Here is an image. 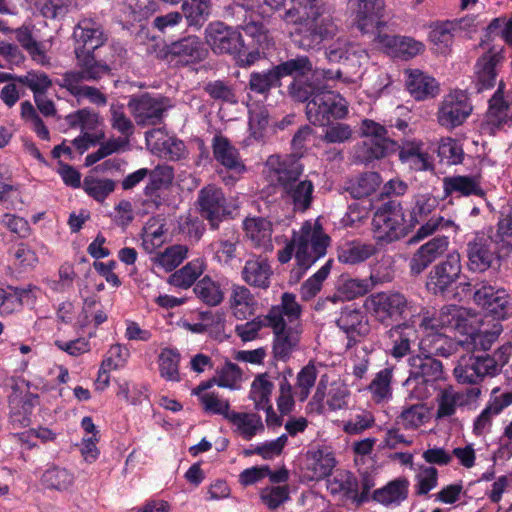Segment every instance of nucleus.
Wrapping results in <instances>:
<instances>
[{
    "instance_id": "6e6552de",
    "label": "nucleus",
    "mask_w": 512,
    "mask_h": 512,
    "mask_svg": "<svg viewBox=\"0 0 512 512\" xmlns=\"http://www.w3.org/2000/svg\"><path fill=\"white\" fill-rule=\"evenodd\" d=\"M366 305L375 320L388 327L403 318L408 301L398 292H379L371 294L366 300Z\"/></svg>"
},
{
    "instance_id": "412c9836",
    "label": "nucleus",
    "mask_w": 512,
    "mask_h": 512,
    "mask_svg": "<svg viewBox=\"0 0 512 512\" xmlns=\"http://www.w3.org/2000/svg\"><path fill=\"white\" fill-rule=\"evenodd\" d=\"M450 241L445 235H437L422 244L409 260L410 273L418 276L448 250Z\"/></svg>"
},
{
    "instance_id": "473e14b6",
    "label": "nucleus",
    "mask_w": 512,
    "mask_h": 512,
    "mask_svg": "<svg viewBox=\"0 0 512 512\" xmlns=\"http://www.w3.org/2000/svg\"><path fill=\"white\" fill-rule=\"evenodd\" d=\"M406 88L416 101L432 99L439 93L436 79L417 69L407 71Z\"/></svg>"
},
{
    "instance_id": "0e129e2a",
    "label": "nucleus",
    "mask_w": 512,
    "mask_h": 512,
    "mask_svg": "<svg viewBox=\"0 0 512 512\" xmlns=\"http://www.w3.org/2000/svg\"><path fill=\"white\" fill-rule=\"evenodd\" d=\"M17 82L29 88L33 92L34 98L46 94L53 84L46 73L35 70L28 71L25 75L18 76Z\"/></svg>"
},
{
    "instance_id": "2f4dec72",
    "label": "nucleus",
    "mask_w": 512,
    "mask_h": 512,
    "mask_svg": "<svg viewBox=\"0 0 512 512\" xmlns=\"http://www.w3.org/2000/svg\"><path fill=\"white\" fill-rule=\"evenodd\" d=\"M241 275L249 286L267 290L271 285L273 270L268 259L259 256L245 262Z\"/></svg>"
},
{
    "instance_id": "ddd939ff",
    "label": "nucleus",
    "mask_w": 512,
    "mask_h": 512,
    "mask_svg": "<svg viewBox=\"0 0 512 512\" xmlns=\"http://www.w3.org/2000/svg\"><path fill=\"white\" fill-rule=\"evenodd\" d=\"M499 243L495 238L477 233L466 244L468 267L472 272H485L494 264H498Z\"/></svg>"
},
{
    "instance_id": "f03ea898",
    "label": "nucleus",
    "mask_w": 512,
    "mask_h": 512,
    "mask_svg": "<svg viewBox=\"0 0 512 512\" xmlns=\"http://www.w3.org/2000/svg\"><path fill=\"white\" fill-rule=\"evenodd\" d=\"M439 205L438 199L431 193H417L412 196L406 207V218L412 231L417 225L420 227L410 238L409 243L419 242L438 230L454 226V222L441 215H432Z\"/></svg>"
},
{
    "instance_id": "e2e57ef3",
    "label": "nucleus",
    "mask_w": 512,
    "mask_h": 512,
    "mask_svg": "<svg viewBox=\"0 0 512 512\" xmlns=\"http://www.w3.org/2000/svg\"><path fill=\"white\" fill-rule=\"evenodd\" d=\"M337 292L348 300L364 296L371 289V284L366 279H353L342 275L337 282Z\"/></svg>"
},
{
    "instance_id": "052dcab7",
    "label": "nucleus",
    "mask_w": 512,
    "mask_h": 512,
    "mask_svg": "<svg viewBox=\"0 0 512 512\" xmlns=\"http://www.w3.org/2000/svg\"><path fill=\"white\" fill-rule=\"evenodd\" d=\"M41 482L47 489L64 491L72 486L74 476L65 468L52 467L43 473Z\"/></svg>"
},
{
    "instance_id": "e433bc0d",
    "label": "nucleus",
    "mask_w": 512,
    "mask_h": 512,
    "mask_svg": "<svg viewBox=\"0 0 512 512\" xmlns=\"http://www.w3.org/2000/svg\"><path fill=\"white\" fill-rule=\"evenodd\" d=\"M409 480L399 477L372 493V500L384 506H398L408 497Z\"/></svg>"
},
{
    "instance_id": "bf43d9fd",
    "label": "nucleus",
    "mask_w": 512,
    "mask_h": 512,
    "mask_svg": "<svg viewBox=\"0 0 512 512\" xmlns=\"http://www.w3.org/2000/svg\"><path fill=\"white\" fill-rule=\"evenodd\" d=\"M428 420V412L424 405L415 404L404 409L396 418L395 425L405 430H415Z\"/></svg>"
},
{
    "instance_id": "680f3d73",
    "label": "nucleus",
    "mask_w": 512,
    "mask_h": 512,
    "mask_svg": "<svg viewBox=\"0 0 512 512\" xmlns=\"http://www.w3.org/2000/svg\"><path fill=\"white\" fill-rule=\"evenodd\" d=\"M15 37L18 43L24 48L31 58L39 64L47 63V56L41 43L37 42L28 27L22 26L15 30Z\"/></svg>"
},
{
    "instance_id": "cd10ccee",
    "label": "nucleus",
    "mask_w": 512,
    "mask_h": 512,
    "mask_svg": "<svg viewBox=\"0 0 512 512\" xmlns=\"http://www.w3.org/2000/svg\"><path fill=\"white\" fill-rule=\"evenodd\" d=\"M461 309L455 305L443 307L436 315L429 310H422L418 315V327H428L442 331L447 328L459 329L463 321Z\"/></svg>"
},
{
    "instance_id": "bb28decb",
    "label": "nucleus",
    "mask_w": 512,
    "mask_h": 512,
    "mask_svg": "<svg viewBox=\"0 0 512 512\" xmlns=\"http://www.w3.org/2000/svg\"><path fill=\"white\" fill-rule=\"evenodd\" d=\"M74 52L97 51L107 41L102 26L91 18L80 20L73 30Z\"/></svg>"
},
{
    "instance_id": "c85d7f7f",
    "label": "nucleus",
    "mask_w": 512,
    "mask_h": 512,
    "mask_svg": "<svg viewBox=\"0 0 512 512\" xmlns=\"http://www.w3.org/2000/svg\"><path fill=\"white\" fill-rule=\"evenodd\" d=\"M506 84L501 80L488 101L487 117L497 127L512 124V93L505 94Z\"/></svg>"
},
{
    "instance_id": "5701e85b",
    "label": "nucleus",
    "mask_w": 512,
    "mask_h": 512,
    "mask_svg": "<svg viewBox=\"0 0 512 512\" xmlns=\"http://www.w3.org/2000/svg\"><path fill=\"white\" fill-rule=\"evenodd\" d=\"M336 325L347 334L348 346L355 345L360 338L366 337L370 332V325L366 314L354 304L341 309Z\"/></svg>"
},
{
    "instance_id": "9d476101",
    "label": "nucleus",
    "mask_w": 512,
    "mask_h": 512,
    "mask_svg": "<svg viewBox=\"0 0 512 512\" xmlns=\"http://www.w3.org/2000/svg\"><path fill=\"white\" fill-rule=\"evenodd\" d=\"M128 107L138 125L156 126L163 123L170 104L167 97L146 92L132 97Z\"/></svg>"
},
{
    "instance_id": "39448f33",
    "label": "nucleus",
    "mask_w": 512,
    "mask_h": 512,
    "mask_svg": "<svg viewBox=\"0 0 512 512\" xmlns=\"http://www.w3.org/2000/svg\"><path fill=\"white\" fill-rule=\"evenodd\" d=\"M305 114L312 125L324 127L348 115V102L340 93L328 89L325 85L308 101Z\"/></svg>"
},
{
    "instance_id": "f704fd0d",
    "label": "nucleus",
    "mask_w": 512,
    "mask_h": 512,
    "mask_svg": "<svg viewBox=\"0 0 512 512\" xmlns=\"http://www.w3.org/2000/svg\"><path fill=\"white\" fill-rule=\"evenodd\" d=\"M281 191L282 198L289 201L297 212H305L312 205L314 184L308 178L300 179Z\"/></svg>"
},
{
    "instance_id": "7c9ffc66",
    "label": "nucleus",
    "mask_w": 512,
    "mask_h": 512,
    "mask_svg": "<svg viewBox=\"0 0 512 512\" xmlns=\"http://www.w3.org/2000/svg\"><path fill=\"white\" fill-rule=\"evenodd\" d=\"M498 390L494 389L491 393L490 400L482 412L474 421L473 432L480 436L489 432L494 416L499 415L506 407L512 404V391L497 394Z\"/></svg>"
},
{
    "instance_id": "09e8293b",
    "label": "nucleus",
    "mask_w": 512,
    "mask_h": 512,
    "mask_svg": "<svg viewBox=\"0 0 512 512\" xmlns=\"http://www.w3.org/2000/svg\"><path fill=\"white\" fill-rule=\"evenodd\" d=\"M274 383L269 379L268 373L258 374L252 381L250 388V399L256 410L260 411L271 405V395Z\"/></svg>"
},
{
    "instance_id": "774afa93",
    "label": "nucleus",
    "mask_w": 512,
    "mask_h": 512,
    "mask_svg": "<svg viewBox=\"0 0 512 512\" xmlns=\"http://www.w3.org/2000/svg\"><path fill=\"white\" fill-rule=\"evenodd\" d=\"M204 91L215 101H221L229 104L238 102L234 88L223 80H214L208 82Z\"/></svg>"
},
{
    "instance_id": "864d4df0",
    "label": "nucleus",
    "mask_w": 512,
    "mask_h": 512,
    "mask_svg": "<svg viewBox=\"0 0 512 512\" xmlns=\"http://www.w3.org/2000/svg\"><path fill=\"white\" fill-rule=\"evenodd\" d=\"M181 355L175 348H164L159 355V373L167 381L180 382Z\"/></svg>"
},
{
    "instance_id": "dca6fc26",
    "label": "nucleus",
    "mask_w": 512,
    "mask_h": 512,
    "mask_svg": "<svg viewBox=\"0 0 512 512\" xmlns=\"http://www.w3.org/2000/svg\"><path fill=\"white\" fill-rule=\"evenodd\" d=\"M214 159L231 174L224 178L226 185L235 183L247 171L239 150L224 135L218 133L211 143Z\"/></svg>"
},
{
    "instance_id": "72a5a7b5",
    "label": "nucleus",
    "mask_w": 512,
    "mask_h": 512,
    "mask_svg": "<svg viewBox=\"0 0 512 512\" xmlns=\"http://www.w3.org/2000/svg\"><path fill=\"white\" fill-rule=\"evenodd\" d=\"M227 280L213 279L209 275L202 277L194 285L193 291L196 297L209 307L220 305L225 296Z\"/></svg>"
},
{
    "instance_id": "f8f14e48",
    "label": "nucleus",
    "mask_w": 512,
    "mask_h": 512,
    "mask_svg": "<svg viewBox=\"0 0 512 512\" xmlns=\"http://www.w3.org/2000/svg\"><path fill=\"white\" fill-rule=\"evenodd\" d=\"M505 47L492 45L476 61L473 85L477 93L490 90L496 85L499 69L505 62Z\"/></svg>"
},
{
    "instance_id": "8fccbe9b",
    "label": "nucleus",
    "mask_w": 512,
    "mask_h": 512,
    "mask_svg": "<svg viewBox=\"0 0 512 512\" xmlns=\"http://www.w3.org/2000/svg\"><path fill=\"white\" fill-rule=\"evenodd\" d=\"M188 249L183 245H172L167 247L163 252L156 253L151 258L154 266L163 268L166 272L173 271L187 257Z\"/></svg>"
},
{
    "instance_id": "603ef678",
    "label": "nucleus",
    "mask_w": 512,
    "mask_h": 512,
    "mask_svg": "<svg viewBox=\"0 0 512 512\" xmlns=\"http://www.w3.org/2000/svg\"><path fill=\"white\" fill-rule=\"evenodd\" d=\"M202 272V263L198 260L191 261L172 273L168 278V283L177 288L188 289L196 284L195 282Z\"/></svg>"
},
{
    "instance_id": "ea45409f",
    "label": "nucleus",
    "mask_w": 512,
    "mask_h": 512,
    "mask_svg": "<svg viewBox=\"0 0 512 512\" xmlns=\"http://www.w3.org/2000/svg\"><path fill=\"white\" fill-rule=\"evenodd\" d=\"M324 86L321 81L314 79L313 74H311L292 79L287 86V91L293 101L307 104Z\"/></svg>"
},
{
    "instance_id": "aec40b11",
    "label": "nucleus",
    "mask_w": 512,
    "mask_h": 512,
    "mask_svg": "<svg viewBox=\"0 0 512 512\" xmlns=\"http://www.w3.org/2000/svg\"><path fill=\"white\" fill-rule=\"evenodd\" d=\"M419 332L415 321H405L392 325L384 335L389 354L395 359H402L409 355L412 343L418 339L420 340Z\"/></svg>"
},
{
    "instance_id": "49530a36",
    "label": "nucleus",
    "mask_w": 512,
    "mask_h": 512,
    "mask_svg": "<svg viewBox=\"0 0 512 512\" xmlns=\"http://www.w3.org/2000/svg\"><path fill=\"white\" fill-rule=\"evenodd\" d=\"M273 334L272 353L274 359L283 362L288 361L300 342L298 332L294 331L292 328H288L285 331Z\"/></svg>"
},
{
    "instance_id": "a878e982",
    "label": "nucleus",
    "mask_w": 512,
    "mask_h": 512,
    "mask_svg": "<svg viewBox=\"0 0 512 512\" xmlns=\"http://www.w3.org/2000/svg\"><path fill=\"white\" fill-rule=\"evenodd\" d=\"M421 332L419 341V350L433 357L439 356L448 358L457 350L459 343L453 338L447 336L443 331L429 329L428 327H418Z\"/></svg>"
},
{
    "instance_id": "a211bd4d",
    "label": "nucleus",
    "mask_w": 512,
    "mask_h": 512,
    "mask_svg": "<svg viewBox=\"0 0 512 512\" xmlns=\"http://www.w3.org/2000/svg\"><path fill=\"white\" fill-rule=\"evenodd\" d=\"M473 299L482 307L485 316H491L496 320H504L512 314L510 295L505 289L495 288L482 283L475 292Z\"/></svg>"
},
{
    "instance_id": "37998d69",
    "label": "nucleus",
    "mask_w": 512,
    "mask_h": 512,
    "mask_svg": "<svg viewBox=\"0 0 512 512\" xmlns=\"http://www.w3.org/2000/svg\"><path fill=\"white\" fill-rule=\"evenodd\" d=\"M148 182L144 187L143 193L150 199L160 198V191L168 188L173 179V169L169 166L157 165L154 169H150V174L147 176Z\"/></svg>"
},
{
    "instance_id": "0eeeda50",
    "label": "nucleus",
    "mask_w": 512,
    "mask_h": 512,
    "mask_svg": "<svg viewBox=\"0 0 512 512\" xmlns=\"http://www.w3.org/2000/svg\"><path fill=\"white\" fill-rule=\"evenodd\" d=\"M462 272L461 256L457 251L448 253L430 270L426 286L434 295L451 293Z\"/></svg>"
},
{
    "instance_id": "de8ad7c7",
    "label": "nucleus",
    "mask_w": 512,
    "mask_h": 512,
    "mask_svg": "<svg viewBox=\"0 0 512 512\" xmlns=\"http://www.w3.org/2000/svg\"><path fill=\"white\" fill-rule=\"evenodd\" d=\"M275 68L279 74L280 80L282 81L285 77H292V79H295L305 75H311L313 72V63L308 56L297 55L294 58L281 61L275 65Z\"/></svg>"
},
{
    "instance_id": "7ed1b4c3",
    "label": "nucleus",
    "mask_w": 512,
    "mask_h": 512,
    "mask_svg": "<svg viewBox=\"0 0 512 512\" xmlns=\"http://www.w3.org/2000/svg\"><path fill=\"white\" fill-rule=\"evenodd\" d=\"M361 135L366 139L355 147V159L362 164H369L397 152L398 140L391 138L387 126L374 120L364 119L360 125Z\"/></svg>"
},
{
    "instance_id": "13d9d810",
    "label": "nucleus",
    "mask_w": 512,
    "mask_h": 512,
    "mask_svg": "<svg viewBox=\"0 0 512 512\" xmlns=\"http://www.w3.org/2000/svg\"><path fill=\"white\" fill-rule=\"evenodd\" d=\"M82 187L88 196L97 202H103L115 190L116 182L109 178L86 176Z\"/></svg>"
},
{
    "instance_id": "c03bdc74",
    "label": "nucleus",
    "mask_w": 512,
    "mask_h": 512,
    "mask_svg": "<svg viewBox=\"0 0 512 512\" xmlns=\"http://www.w3.org/2000/svg\"><path fill=\"white\" fill-rule=\"evenodd\" d=\"M182 17L189 27L201 28L211 14L210 0H182Z\"/></svg>"
},
{
    "instance_id": "4d7b16f0",
    "label": "nucleus",
    "mask_w": 512,
    "mask_h": 512,
    "mask_svg": "<svg viewBox=\"0 0 512 512\" xmlns=\"http://www.w3.org/2000/svg\"><path fill=\"white\" fill-rule=\"evenodd\" d=\"M393 377V369L386 367L376 373L374 379L368 386V390L372 395V399L376 403H381L392 397L391 382Z\"/></svg>"
},
{
    "instance_id": "2eb2a0df",
    "label": "nucleus",
    "mask_w": 512,
    "mask_h": 512,
    "mask_svg": "<svg viewBox=\"0 0 512 512\" xmlns=\"http://www.w3.org/2000/svg\"><path fill=\"white\" fill-rule=\"evenodd\" d=\"M495 367L489 354L468 353L459 358L453 372L459 383L478 384L486 376H495Z\"/></svg>"
},
{
    "instance_id": "a18cd8bd",
    "label": "nucleus",
    "mask_w": 512,
    "mask_h": 512,
    "mask_svg": "<svg viewBox=\"0 0 512 512\" xmlns=\"http://www.w3.org/2000/svg\"><path fill=\"white\" fill-rule=\"evenodd\" d=\"M83 81L77 75H72L70 80L56 81V84L61 88H65L71 95L77 98H87L98 106L105 105L107 102L106 96L95 87L83 85Z\"/></svg>"
},
{
    "instance_id": "6ab92c4d",
    "label": "nucleus",
    "mask_w": 512,
    "mask_h": 512,
    "mask_svg": "<svg viewBox=\"0 0 512 512\" xmlns=\"http://www.w3.org/2000/svg\"><path fill=\"white\" fill-rule=\"evenodd\" d=\"M266 164L270 178L281 189L299 181L304 173L301 155L297 153L285 156L272 155Z\"/></svg>"
},
{
    "instance_id": "f257e3e1",
    "label": "nucleus",
    "mask_w": 512,
    "mask_h": 512,
    "mask_svg": "<svg viewBox=\"0 0 512 512\" xmlns=\"http://www.w3.org/2000/svg\"><path fill=\"white\" fill-rule=\"evenodd\" d=\"M333 14V8L324 0H291V7L285 11L283 19L298 25L297 44L310 50L336 35L338 27Z\"/></svg>"
},
{
    "instance_id": "f3484780",
    "label": "nucleus",
    "mask_w": 512,
    "mask_h": 512,
    "mask_svg": "<svg viewBox=\"0 0 512 512\" xmlns=\"http://www.w3.org/2000/svg\"><path fill=\"white\" fill-rule=\"evenodd\" d=\"M472 105L467 94L461 90L446 95L437 111L440 126L454 129L462 125L472 112Z\"/></svg>"
},
{
    "instance_id": "338daca9",
    "label": "nucleus",
    "mask_w": 512,
    "mask_h": 512,
    "mask_svg": "<svg viewBox=\"0 0 512 512\" xmlns=\"http://www.w3.org/2000/svg\"><path fill=\"white\" fill-rule=\"evenodd\" d=\"M438 157L446 165L461 164L464 158L462 145L451 137L444 138L438 146Z\"/></svg>"
},
{
    "instance_id": "c9c22d12",
    "label": "nucleus",
    "mask_w": 512,
    "mask_h": 512,
    "mask_svg": "<svg viewBox=\"0 0 512 512\" xmlns=\"http://www.w3.org/2000/svg\"><path fill=\"white\" fill-rule=\"evenodd\" d=\"M378 39L382 46L403 60H409L424 50L421 42L406 36L379 34Z\"/></svg>"
},
{
    "instance_id": "3c124183",
    "label": "nucleus",
    "mask_w": 512,
    "mask_h": 512,
    "mask_svg": "<svg viewBox=\"0 0 512 512\" xmlns=\"http://www.w3.org/2000/svg\"><path fill=\"white\" fill-rule=\"evenodd\" d=\"M230 423L237 426L240 434L246 440H251L259 431L264 430V425L260 415L255 413L233 412Z\"/></svg>"
},
{
    "instance_id": "20e7f679",
    "label": "nucleus",
    "mask_w": 512,
    "mask_h": 512,
    "mask_svg": "<svg viewBox=\"0 0 512 512\" xmlns=\"http://www.w3.org/2000/svg\"><path fill=\"white\" fill-rule=\"evenodd\" d=\"M374 237L385 243H391L407 236L411 230L400 201L389 199L374 212L372 218Z\"/></svg>"
},
{
    "instance_id": "4c0bfd02",
    "label": "nucleus",
    "mask_w": 512,
    "mask_h": 512,
    "mask_svg": "<svg viewBox=\"0 0 512 512\" xmlns=\"http://www.w3.org/2000/svg\"><path fill=\"white\" fill-rule=\"evenodd\" d=\"M376 247L370 243L361 241H348L341 244L337 249L339 262L349 265L362 263L375 255Z\"/></svg>"
},
{
    "instance_id": "393cba45",
    "label": "nucleus",
    "mask_w": 512,
    "mask_h": 512,
    "mask_svg": "<svg viewBox=\"0 0 512 512\" xmlns=\"http://www.w3.org/2000/svg\"><path fill=\"white\" fill-rule=\"evenodd\" d=\"M349 3L355 13L356 26L361 32L370 33L384 25L383 0H349Z\"/></svg>"
},
{
    "instance_id": "58836bf2",
    "label": "nucleus",
    "mask_w": 512,
    "mask_h": 512,
    "mask_svg": "<svg viewBox=\"0 0 512 512\" xmlns=\"http://www.w3.org/2000/svg\"><path fill=\"white\" fill-rule=\"evenodd\" d=\"M381 183L382 177L378 172L368 171L346 182L344 190L352 198L362 199L372 195Z\"/></svg>"
},
{
    "instance_id": "4468645a",
    "label": "nucleus",
    "mask_w": 512,
    "mask_h": 512,
    "mask_svg": "<svg viewBox=\"0 0 512 512\" xmlns=\"http://www.w3.org/2000/svg\"><path fill=\"white\" fill-rule=\"evenodd\" d=\"M205 43L218 55L228 54L234 56L239 49L244 48L241 32L221 21H214L207 25L204 31Z\"/></svg>"
},
{
    "instance_id": "9b49d317",
    "label": "nucleus",
    "mask_w": 512,
    "mask_h": 512,
    "mask_svg": "<svg viewBox=\"0 0 512 512\" xmlns=\"http://www.w3.org/2000/svg\"><path fill=\"white\" fill-rule=\"evenodd\" d=\"M197 210L211 230H218L220 224L230 215L227 199L221 188L207 185L199 190L196 200Z\"/></svg>"
},
{
    "instance_id": "69168bd1",
    "label": "nucleus",
    "mask_w": 512,
    "mask_h": 512,
    "mask_svg": "<svg viewBox=\"0 0 512 512\" xmlns=\"http://www.w3.org/2000/svg\"><path fill=\"white\" fill-rule=\"evenodd\" d=\"M199 401L206 414L221 415L224 419L230 420L231 414L234 412L230 409L229 400L220 397L215 392L203 395Z\"/></svg>"
},
{
    "instance_id": "c756f323",
    "label": "nucleus",
    "mask_w": 512,
    "mask_h": 512,
    "mask_svg": "<svg viewBox=\"0 0 512 512\" xmlns=\"http://www.w3.org/2000/svg\"><path fill=\"white\" fill-rule=\"evenodd\" d=\"M471 195L485 197L486 193L475 176L454 175L443 178L442 200L452 197H469Z\"/></svg>"
},
{
    "instance_id": "423d86ee",
    "label": "nucleus",
    "mask_w": 512,
    "mask_h": 512,
    "mask_svg": "<svg viewBox=\"0 0 512 512\" xmlns=\"http://www.w3.org/2000/svg\"><path fill=\"white\" fill-rule=\"evenodd\" d=\"M329 236L320 229H312L310 224H305L301 232L297 233V245L295 260L297 273L303 275L319 258L326 254Z\"/></svg>"
},
{
    "instance_id": "4be33fe9",
    "label": "nucleus",
    "mask_w": 512,
    "mask_h": 512,
    "mask_svg": "<svg viewBox=\"0 0 512 512\" xmlns=\"http://www.w3.org/2000/svg\"><path fill=\"white\" fill-rule=\"evenodd\" d=\"M409 365V377L405 381L407 386H411L413 383L416 386L425 385L442 378V362L426 353L420 352V354L412 356L409 359Z\"/></svg>"
},
{
    "instance_id": "a19ab883",
    "label": "nucleus",
    "mask_w": 512,
    "mask_h": 512,
    "mask_svg": "<svg viewBox=\"0 0 512 512\" xmlns=\"http://www.w3.org/2000/svg\"><path fill=\"white\" fill-rule=\"evenodd\" d=\"M281 85L279 74L273 65L266 70L251 72L247 88L250 92L267 98L272 89L281 87Z\"/></svg>"
},
{
    "instance_id": "5fc2aeb1",
    "label": "nucleus",
    "mask_w": 512,
    "mask_h": 512,
    "mask_svg": "<svg viewBox=\"0 0 512 512\" xmlns=\"http://www.w3.org/2000/svg\"><path fill=\"white\" fill-rule=\"evenodd\" d=\"M458 36L450 20L438 21L431 26L430 41L440 53H446L452 46L454 38Z\"/></svg>"
},
{
    "instance_id": "79ce46f5",
    "label": "nucleus",
    "mask_w": 512,
    "mask_h": 512,
    "mask_svg": "<svg viewBox=\"0 0 512 512\" xmlns=\"http://www.w3.org/2000/svg\"><path fill=\"white\" fill-rule=\"evenodd\" d=\"M243 228L248 239L255 247L271 246L272 223L264 217L246 218Z\"/></svg>"
},
{
    "instance_id": "6e6d98bb",
    "label": "nucleus",
    "mask_w": 512,
    "mask_h": 512,
    "mask_svg": "<svg viewBox=\"0 0 512 512\" xmlns=\"http://www.w3.org/2000/svg\"><path fill=\"white\" fill-rule=\"evenodd\" d=\"M335 458L332 453L318 449L308 454V469L312 471V478L323 479L332 473L335 467Z\"/></svg>"
},
{
    "instance_id": "1a4fd4ad",
    "label": "nucleus",
    "mask_w": 512,
    "mask_h": 512,
    "mask_svg": "<svg viewBox=\"0 0 512 512\" xmlns=\"http://www.w3.org/2000/svg\"><path fill=\"white\" fill-rule=\"evenodd\" d=\"M163 59L170 64L185 67L198 64L208 56L205 43L196 35H188L165 45Z\"/></svg>"
},
{
    "instance_id": "b1692460",
    "label": "nucleus",
    "mask_w": 512,
    "mask_h": 512,
    "mask_svg": "<svg viewBox=\"0 0 512 512\" xmlns=\"http://www.w3.org/2000/svg\"><path fill=\"white\" fill-rule=\"evenodd\" d=\"M77 71H68L56 81L70 80L72 75H77L80 80L95 81L109 74L110 68L105 61L99 59L96 51H75Z\"/></svg>"
}]
</instances>
